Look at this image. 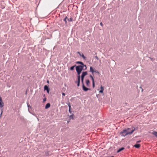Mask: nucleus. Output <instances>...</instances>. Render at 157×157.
<instances>
[{
	"label": "nucleus",
	"instance_id": "cd10ccee",
	"mask_svg": "<svg viewBox=\"0 0 157 157\" xmlns=\"http://www.w3.org/2000/svg\"><path fill=\"white\" fill-rule=\"evenodd\" d=\"M95 58L96 59H97L98 60L99 59V58H98V57L97 56H95Z\"/></svg>",
	"mask_w": 157,
	"mask_h": 157
},
{
	"label": "nucleus",
	"instance_id": "20e7f679",
	"mask_svg": "<svg viewBox=\"0 0 157 157\" xmlns=\"http://www.w3.org/2000/svg\"><path fill=\"white\" fill-rule=\"evenodd\" d=\"M87 75V71L83 72L81 76V78H84V77Z\"/></svg>",
	"mask_w": 157,
	"mask_h": 157
},
{
	"label": "nucleus",
	"instance_id": "f03ea898",
	"mask_svg": "<svg viewBox=\"0 0 157 157\" xmlns=\"http://www.w3.org/2000/svg\"><path fill=\"white\" fill-rule=\"evenodd\" d=\"M84 67V66H82L81 65L76 66V71L81 72L83 69H83Z\"/></svg>",
	"mask_w": 157,
	"mask_h": 157
},
{
	"label": "nucleus",
	"instance_id": "72a5a7b5",
	"mask_svg": "<svg viewBox=\"0 0 157 157\" xmlns=\"http://www.w3.org/2000/svg\"><path fill=\"white\" fill-rule=\"evenodd\" d=\"M62 95L63 96H65V94L64 93H62Z\"/></svg>",
	"mask_w": 157,
	"mask_h": 157
},
{
	"label": "nucleus",
	"instance_id": "f704fd0d",
	"mask_svg": "<svg viewBox=\"0 0 157 157\" xmlns=\"http://www.w3.org/2000/svg\"><path fill=\"white\" fill-rule=\"evenodd\" d=\"M69 112L71 113V109H69Z\"/></svg>",
	"mask_w": 157,
	"mask_h": 157
},
{
	"label": "nucleus",
	"instance_id": "39448f33",
	"mask_svg": "<svg viewBox=\"0 0 157 157\" xmlns=\"http://www.w3.org/2000/svg\"><path fill=\"white\" fill-rule=\"evenodd\" d=\"M82 87L83 90L85 91H86L88 90H90V89L84 86V84H83V85H82Z\"/></svg>",
	"mask_w": 157,
	"mask_h": 157
},
{
	"label": "nucleus",
	"instance_id": "9b49d317",
	"mask_svg": "<svg viewBox=\"0 0 157 157\" xmlns=\"http://www.w3.org/2000/svg\"><path fill=\"white\" fill-rule=\"evenodd\" d=\"M75 83H77V86H79L80 85V79H78V81H76Z\"/></svg>",
	"mask_w": 157,
	"mask_h": 157
},
{
	"label": "nucleus",
	"instance_id": "c85d7f7f",
	"mask_svg": "<svg viewBox=\"0 0 157 157\" xmlns=\"http://www.w3.org/2000/svg\"><path fill=\"white\" fill-rule=\"evenodd\" d=\"M0 102H3L2 98L1 97H0Z\"/></svg>",
	"mask_w": 157,
	"mask_h": 157
},
{
	"label": "nucleus",
	"instance_id": "ea45409f",
	"mask_svg": "<svg viewBox=\"0 0 157 157\" xmlns=\"http://www.w3.org/2000/svg\"><path fill=\"white\" fill-rule=\"evenodd\" d=\"M45 94H44V96H45Z\"/></svg>",
	"mask_w": 157,
	"mask_h": 157
},
{
	"label": "nucleus",
	"instance_id": "b1692460",
	"mask_svg": "<svg viewBox=\"0 0 157 157\" xmlns=\"http://www.w3.org/2000/svg\"><path fill=\"white\" fill-rule=\"evenodd\" d=\"M81 82H82V85H83V84H84V83H83L84 78H81Z\"/></svg>",
	"mask_w": 157,
	"mask_h": 157
},
{
	"label": "nucleus",
	"instance_id": "7c9ffc66",
	"mask_svg": "<svg viewBox=\"0 0 157 157\" xmlns=\"http://www.w3.org/2000/svg\"><path fill=\"white\" fill-rule=\"evenodd\" d=\"M46 98H44L43 99V102H44L46 101Z\"/></svg>",
	"mask_w": 157,
	"mask_h": 157
},
{
	"label": "nucleus",
	"instance_id": "aec40b11",
	"mask_svg": "<svg viewBox=\"0 0 157 157\" xmlns=\"http://www.w3.org/2000/svg\"><path fill=\"white\" fill-rule=\"evenodd\" d=\"M90 78H91L92 79V82H94V78L93 77V76L91 75H90Z\"/></svg>",
	"mask_w": 157,
	"mask_h": 157
},
{
	"label": "nucleus",
	"instance_id": "4468645a",
	"mask_svg": "<svg viewBox=\"0 0 157 157\" xmlns=\"http://www.w3.org/2000/svg\"><path fill=\"white\" fill-rule=\"evenodd\" d=\"M124 149V147H122V148L119 149L117 151V153L119 152H120L121 151L123 150Z\"/></svg>",
	"mask_w": 157,
	"mask_h": 157
},
{
	"label": "nucleus",
	"instance_id": "37998d69",
	"mask_svg": "<svg viewBox=\"0 0 157 157\" xmlns=\"http://www.w3.org/2000/svg\"><path fill=\"white\" fill-rule=\"evenodd\" d=\"M111 157H114L113 156H111Z\"/></svg>",
	"mask_w": 157,
	"mask_h": 157
},
{
	"label": "nucleus",
	"instance_id": "2f4dec72",
	"mask_svg": "<svg viewBox=\"0 0 157 157\" xmlns=\"http://www.w3.org/2000/svg\"><path fill=\"white\" fill-rule=\"evenodd\" d=\"M77 53H78V54H79V55L81 56V53H80V52H77Z\"/></svg>",
	"mask_w": 157,
	"mask_h": 157
},
{
	"label": "nucleus",
	"instance_id": "423d86ee",
	"mask_svg": "<svg viewBox=\"0 0 157 157\" xmlns=\"http://www.w3.org/2000/svg\"><path fill=\"white\" fill-rule=\"evenodd\" d=\"M94 69L92 67H90V71L92 73L93 75L94 74Z\"/></svg>",
	"mask_w": 157,
	"mask_h": 157
},
{
	"label": "nucleus",
	"instance_id": "e433bc0d",
	"mask_svg": "<svg viewBox=\"0 0 157 157\" xmlns=\"http://www.w3.org/2000/svg\"><path fill=\"white\" fill-rule=\"evenodd\" d=\"M28 108H31V106H30L29 105H28Z\"/></svg>",
	"mask_w": 157,
	"mask_h": 157
},
{
	"label": "nucleus",
	"instance_id": "6e6552de",
	"mask_svg": "<svg viewBox=\"0 0 157 157\" xmlns=\"http://www.w3.org/2000/svg\"><path fill=\"white\" fill-rule=\"evenodd\" d=\"M86 85L87 86H89V84L90 83V82L88 79L86 80Z\"/></svg>",
	"mask_w": 157,
	"mask_h": 157
},
{
	"label": "nucleus",
	"instance_id": "c756f323",
	"mask_svg": "<svg viewBox=\"0 0 157 157\" xmlns=\"http://www.w3.org/2000/svg\"><path fill=\"white\" fill-rule=\"evenodd\" d=\"M2 113H3V109H2L1 113L0 114V116H2Z\"/></svg>",
	"mask_w": 157,
	"mask_h": 157
},
{
	"label": "nucleus",
	"instance_id": "a878e982",
	"mask_svg": "<svg viewBox=\"0 0 157 157\" xmlns=\"http://www.w3.org/2000/svg\"><path fill=\"white\" fill-rule=\"evenodd\" d=\"M68 106V107H69V109H71V105H70V103H68V104H67Z\"/></svg>",
	"mask_w": 157,
	"mask_h": 157
},
{
	"label": "nucleus",
	"instance_id": "412c9836",
	"mask_svg": "<svg viewBox=\"0 0 157 157\" xmlns=\"http://www.w3.org/2000/svg\"><path fill=\"white\" fill-rule=\"evenodd\" d=\"M67 19V17H66L63 19V21H65V24H67V21H66V20Z\"/></svg>",
	"mask_w": 157,
	"mask_h": 157
},
{
	"label": "nucleus",
	"instance_id": "0eeeda50",
	"mask_svg": "<svg viewBox=\"0 0 157 157\" xmlns=\"http://www.w3.org/2000/svg\"><path fill=\"white\" fill-rule=\"evenodd\" d=\"M76 72H77V78H78V79H80V74L81 72H78V71H76Z\"/></svg>",
	"mask_w": 157,
	"mask_h": 157
},
{
	"label": "nucleus",
	"instance_id": "473e14b6",
	"mask_svg": "<svg viewBox=\"0 0 157 157\" xmlns=\"http://www.w3.org/2000/svg\"><path fill=\"white\" fill-rule=\"evenodd\" d=\"M100 25L101 26H103V24H102V23L101 22L100 23Z\"/></svg>",
	"mask_w": 157,
	"mask_h": 157
},
{
	"label": "nucleus",
	"instance_id": "c9c22d12",
	"mask_svg": "<svg viewBox=\"0 0 157 157\" xmlns=\"http://www.w3.org/2000/svg\"><path fill=\"white\" fill-rule=\"evenodd\" d=\"M47 92L48 93H49V89L47 90Z\"/></svg>",
	"mask_w": 157,
	"mask_h": 157
},
{
	"label": "nucleus",
	"instance_id": "dca6fc26",
	"mask_svg": "<svg viewBox=\"0 0 157 157\" xmlns=\"http://www.w3.org/2000/svg\"><path fill=\"white\" fill-rule=\"evenodd\" d=\"M49 89L48 87V86H47V85H45L44 86V90H47Z\"/></svg>",
	"mask_w": 157,
	"mask_h": 157
},
{
	"label": "nucleus",
	"instance_id": "4c0bfd02",
	"mask_svg": "<svg viewBox=\"0 0 157 157\" xmlns=\"http://www.w3.org/2000/svg\"><path fill=\"white\" fill-rule=\"evenodd\" d=\"M150 58L152 61H153V59L152 58Z\"/></svg>",
	"mask_w": 157,
	"mask_h": 157
},
{
	"label": "nucleus",
	"instance_id": "393cba45",
	"mask_svg": "<svg viewBox=\"0 0 157 157\" xmlns=\"http://www.w3.org/2000/svg\"><path fill=\"white\" fill-rule=\"evenodd\" d=\"M92 86H93V88H94V87H95L94 81L92 82Z\"/></svg>",
	"mask_w": 157,
	"mask_h": 157
},
{
	"label": "nucleus",
	"instance_id": "f3484780",
	"mask_svg": "<svg viewBox=\"0 0 157 157\" xmlns=\"http://www.w3.org/2000/svg\"><path fill=\"white\" fill-rule=\"evenodd\" d=\"M126 130L128 132H130L131 130H132V128H128Z\"/></svg>",
	"mask_w": 157,
	"mask_h": 157
},
{
	"label": "nucleus",
	"instance_id": "9d476101",
	"mask_svg": "<svg viewBox=\"0 0 157 157\" xmlns=\"http://www.w3.org/2000/svg\"><path fill=\"white\" fill-rule=\"evenodd\" d=\"M50 106V103H48L46 104V105H45V108L46 109H47L48 108H49Z\"/></svg>",
	"mask_w": 157,
	"mask_h": 157
},
{
	"label": "nucleus",
	"instance_id": "79ce46f5",
	"mask_svg": "<svg viewBox=\"0 0 157 157\" xmlns=\"http://www.w3.org/2000/svg\"><path fill=\"white\" fill-rule=\"evenodd\" d=\"M85 67V68H86V67Z\"/></svg>",
	"mask_w": 157,
	"mask_h": 157
},
{
	"label": "nucleus",
	"instance_id": "5701e85b",
	"mask_svg": "<svg viewBox=\"0 0 157 157\" xmlns=\"http://www.w3.org/2000/svg\"><path fill=\"white\" fill-rule=\"evenodd\" d=\"M81 56L85 60L86 59V57L83 54H82Z\"/></svg>",
	"mask_w": 157,
	"mask_h": 157
},
{
	"label": "nucleus",
	"instance_id": "1a4fd4ad",
	"mask_svg": "<svg viewBox=\"0 0 157 157\" xmlns=\"http://www.w3.org/2000/svg\"><path fill=\"white\" fill-rule=\"evenodd\" d=\"M101 90L99 91V92L102 93H103V91L104 90V88L102 86H101Z\"/></svg>",
	"mask_w": 157,
	"mask_h": 157
},
{
	"label": "nucleus",
	"instance_id": "7ed1b4c3",
	"mask_svg": "<svg viewBox=\"0 0 157 157\" xmlns=\"http://www.w3.org/2000/svg\"><path fill=\"white\" fill-rule=\"evenodd\" d=\"M76 63L77 64H79L82 65V66L86 67V68H85L84 70H86V69L87 67L86 65L84 64L82 62L80 61H77L76 62Z\"/></svg>",
	"mask_w": 157,
	"mask_h": 157
},
{
	"label": "nucleus",
	"instance_id": "f8f14e48",
	"mask_svg": "<svg viewBox=\"0 0 157 157\" xmlns=\"http://www.w3.org/2000/svg\"><path fill=\"white\" fill-rule=\"evenodd\" d=\"M152 134L157 138V132L154 131L152 132Z\"/></svg>",
	"mask_w": 157,
	"mask_h": 157
},
{
	"label": "nucleus",
	"instance_id": "2eb2a0df",
	"mask_svg": "<svg viewBox=\"0 0 157 157\" xmlns=\"http://www.w3.org/2000/svg\"><path fill=\"white\" fill-rule=\"evenodd\" d=\"M4 105V104L3 102H0V107L2 108Z\"/></svg>",
	"mask_w": 157,
	"mask_h": 157
},
{
	"label": "nucleus",
	"instance_id": "4be33fe9",
	"mask_svg": "<svg viewBox=\"0 0 157 157\" xmlns=\"http://www.w3.org/2000/svg\"><path fill=\"white\" fill-rule=\"evenodd\" d=\"M67 20L69 22H71L73 21V18L71 17L69 19H67Z\"/></svg>",
	"mask_w": 157,
	"mask_h": 157
},
{
	"label": "nucleus",
	"instance_id": "6ab92c4d",
	"mask_svg": "<svg viewBox=\"0 0 157 157\" xmlns=\"http://www.w3.org/2000/svg\"><path fill=\"white\" fill-rule=\"evenodd\" d=\"M76 65H74V66H73L71 67V68H70V70H71V71L73 70H74V67H76Z\"/></svg>",
	"mask_w": 157,
	"mask_h": 157
},
{
	"label": "nucleus",
	"instance_id": "a211bd4d",
	"mask_svg": "<svg viewBox=\"0 0 157 157\" xmlns=\"http://www.w3.org/2000/svg\"><path fill=\"white\" fill-rule=\"evenodd\" d=\"M74 115L73 114L70 115L69 117V118H70V119H74Z\"/></svg>",
	"mask_w": 157,
	"mask_h": 157
},
{
	"label": "nucleus",
	"instance_id": "a19ab883",
	"mask_svg": "<svg viewBox=\"0 0 157 157\" xmlns=\"http://www.w3.org/2000/svg\"><path fill=\"white\" fill-rule=\"evenodd\" d=\"M69 122V121H67V123H68Z\"/></svg>",
	"mask_w": 157,
	"mask_h": 157
},
{
	"label": "nucleus",
	"instance_id": "58836bf2",
	"mask_svg": "<svg viewBox=\"0 0 157 157\" xmlns=\"http://www.w3.org/2000/svg\"><path fill=\"white\" fill-rule=\"evenodd\" d=\"M49 81H48H48H47V83H49Z\"/></svg>",
	"mask_w": 157,
	"mask_h": 157
},
{
	"label": "nucleus",
	"instance_id": "ddd939ff",
	"mask_svg": "<svg viewBox=\"0 0 157 157\" xmlns=\"http://www.w3.org/2000/svg\"><path fill=\"white\" fill-rule=\"evenodd\" d=\"M134 146L136 148H139L140 146V144H136Z\"/></svg>",
	"mask_w": 157,
	"mask_h": 157
},
{
	"label": "nucleus",
	"instance_id": "f257e3e1",
	"mask_svg": "<svg viewBox=\"0 0 157 157\" xmlns=\"http://www.w3.org/2000/svg\"><path fill=\"white\" fill-rule=\"evenodd\" d=\"M137 129V128L132 127V130H131L130 132H128L126 129L123 130L122 132H120V134L122 136H125L131 134L135 130Z\"/></svg>",
	"mask_w": 157,
	"mask_h": 157
},
{
	"label": "nucleus",
	"instance_id": "bb28decb",
	"mask_svg": "<svg viewBox=\"0 0 157 157\" xmlns=\"http://www.w3.org/2000/svg\"><path fill=\"white\" fill-rule=\"evenodd\" d=\"M94 72L97 73L98 74H100L99 72L98 71H96V70H95L94 71Z\"/></svg>",
	"mask_w": 157,
	"mask_h": 157
}]
</instances>
